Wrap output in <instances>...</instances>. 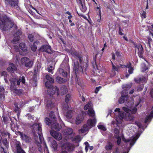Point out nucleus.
<instances>
[{"mask_svg": "<svg viewBox=\"0 0 153 153\" xmlns=\"http://www.w3.org/2000/svg\"><path fill=\"white\" fill-rule=\"evenodd\" d=\"M123 109L127 113V114H126L123 112L120 111L119 108H116L114 110V111L118 114L115 117L117 122L119 124L121 123L123 119L125 118L127 120H133L134 117L130 112L132 114H134L137 111L136 107L131 108L130 107H123Z\"/></svg>", "mask_w": 153, "mask_h": 153, "instance_id": "f257e3e1", "label": "nucleus"}, {"mask_svg": "<svg viewBox=\"0 0 153 153\" xmlns=\"http://www.w3.org/2000/svg\"><path fill=\"white\" fill-rule=\"evenodd\" d=\"M85 110L88 109V114L90 117H93V119L88 120L86 124L84 125L81 129L79 130V132L84 133L95 126L96 121L95 118L94 111L93 109V105L91 102H88L84 107Z\"/></svg>", "mask_w": 153, "mask_h": 153, "instance_id": "f03ea898", "label": "nucleus"}, {"mask_svg": "<svg viewBox=\"0 0 153 153\" xmlns=\"http://www.w3.org/2000/svg\"><path fill=\"white\" fill-rule=\"evenodd\" d=\"M31 128L34 133V138L36 144L38 146L43 143L44 145L46 147L45 142L44 141L42 133L41 125L40 123H35L33 125Z\"/></svg>", "mask_w": 153, "mask_h": 153, "instance_id": "7ed1b4c3", "label": "nucleus"}, {"mask_svg": "<svg viewBox=\"0 0 153 153\" xmlns=\"http://www.w3.org/2000/svg\"><path fill=\"white\" fill-rule=\"evenodd\" d=\"M14 25L13 22L7 16L0 14V29L3 31L9 30Z\"/></svg>", "mask_w": 153, "mask_h": 153, "instance_id": "20e7f679", "label": "nucleus"}, {"mask_svg": "<svg viewBox=\"0 0 153 153\" xmlns=\"http://www.w3.org/2000/svg\"><path fill=\"white\" fill-rule=\"evenodd\" d=\"M63 134L65 137V138L66 141L65 143L67 142V140H71L73 142L77 143L76 145L78 146V143L81 140V137L78 135L73 137L72 136H74V133H73V130L70 128L67 127L63 131Z\"/></svg>", "mask_w": 153, "mask_h": 153, "instance_id": "39448f33", "label": "nucleus"}, {"mask_svg": "<svg viewBox=\"0 0 153 153\" xmlns=\"http://www.w3.org/2000/svg\"><path fill=\"white\" fill-rule=\"evenodd\" d=\"M46 79L47 81L45 83V86L48 88V92L50 95H52L54 94L56 92V95H58V89L56 87L52 86V84L54 82V80L53 78L49 76L48 75L46 76Z\"/></svg>", "mask_w": 153, "mask_h": 153, "instance_id": "423d86ee", "label": "nucleus"}, {"mask_svg": "<svg viewBox=\"0 0 153 153\" xmlns=\"http://www.w3.org/2000/svg\"><path fill=\"white\" fill-rule=\"evenodd\" d=\"M132 86V83H130L128 84H124L123 86V91L121 92V95L119 100V102L120 103H124L127 101L128 99V90Z\"/></svg>", "mask_w": 153, "mask_h": 153, "instance_id": "0eeeda50", "label": "nucleus"}, {"mask_svg": "<svg viewBox=\"0 0 153 153\" xmlns=\"http://www.w3.org/2000/svg\"><path fill=\"white\" fill-rule=\"evenodd\" d=\"M62 151L60 153H68L67 150L71 152L74 148V146L70 143L66 142L65 143H61Z\"/></svg>", "mask_w": 153, "mask_h": 153, "instance_id": "6e6552de", "label": "nucleus"}, {"mask_svg": "<svg viewBox=\"0 0 153 153\" xmlns=\"http://www.w3.org/2000/svg\"><path fill=\"white\" fill-rule=\"evenodd\" d=\"M12 76L13 77L12 80H10V83L11 84V88H12V86H15L16 83L17 84L19 85H20V82H22L23 83H24L25 82V77L22 76L21 78L19 79V80H18V76L16 75V76H15L13 75V74H11Z\"/></svg>", "mask_w": 153, "mask_h": 153, "instance_id": "1a4fd4ad", "label": "nucleus"}, {"mask_svg": "<svg viewBox=\"0 0 153 153\" xmlns=\"http://www.w3.org/2000/svg\"><path fill=\"white\" fill-rule=\"evenodd\" d=\"M133 46L135 48V52H137L140 58H143V54L144 51L143 47L140 44H137L134 42H132Z\"/></svg>", "mask_w": 153, "mask_h": 153, "instance_id": "9d476101", "label": "nucleus"}, {"mask_svg": "<svg viewBox=\"0 0 153 153\" xmlns=\"http://www.w3.org/2000/svg\"><path fill=\"white\" fill-rule=\"evenodd\" d=\"M140 136V135L138 133L135 136H133L128 140H126L123 136H122V139L125 142H130V146H132L135 143L136 141L139 138Z\"/></svg>", "mask_w": 153, "mask_h": 153, "instance_id": "9b49d317", "label": "nucleus"}, {"mask_svg": "<svg viewBox=\"0 0 153 153\" xmlns=\"http://www.w3.org/2000/svg\"><path fill=\"white\" fill-rule=\"evenodd\" d=\"M21 139L24 142L26 143H29L30 141V138L27 135L22 132H19Z\"/></svg>", "mask_w": 153, "mask_h": 153, "instance_id": "f8f14e48", "label": "nucleus"}, {"mask_svg": "<svg viewBox=\"0 0 153 153\" xmlns=\"http://www.w3.org/2000/svg\"><path fill=\"white\" fill-rule=\"evenodd\" d=\"M50 133L51 135L57 140H59L62 139L61 134L55 131H51Z\"/></svg>", "mask_w": 153, "mask_h": 153, "instance_id": "ddd939ff", "label": "nucleus"}, {"mask_svg": "<svg viewBox=\"0 0 153 153\" xmlns=\"http://www.w3.org/2000/svg\"><path fill=\"white\" fill-rule=\"evenodd\" d=\"M39 51H45L48 53H51V47L49 45H45L41 47Z\"/></svg>", "mask_w": 153, "mask_h": 153, "instance_id": "4468645a", "label": "nucleus"}, {"mask_svg": "<svg viewBox=\"0 0 153 153\" xmlns=\"http://www.w3.org/2000/svg\"><path fill=\"white\" fill-rule=\"evenodd\" d=\"M74 70L75 73L76 75V74L78 73H82L83 72V69L81 66H79L78 62H74Z\"/></svg>", "mask_w": 153, "mask_h": 153, "instance_id": "2eb2a0df", "label": "nucleus"}, {"mask_svg": "<svg viewBox=\"0 0 153 153\" xmlns=\"http://www.w3.org/2000/svg\"><path fill=\"white\" fill-rule=\"evenodd\" d=\"M63 108L65 110H68L66 115V117L68 119L71 118L72 113V111L71 110V107L68 106V105H66L65 106L63 107Z\"/></svg>", "mask_w": 153, "mask_h": 153, "instance_id": "dca6fc26", "label": "nucleus"}, {"mask_svg": "<svg viewBox=\"0 0 153 153\" xmlns=\"http://www.w3.org/2000/svg\"><path fill=\"white\" fill-rule=\"evenodd\" d=\"M9 65L10 66L7 68L8 71H10L11 72L13 71V72L17 73V72L16 70L17 68L15 65L13 63H10Z\"/></svg>", "mask_w": 153, "mask_h": 153, "instance_id": "f3484780", "label": "nucleus"}, {"mask_svg": "<svg viewBox=\"0 0 153 153\" xmlns=\"http://www.w3.org/2000/svg\"><path fill=\"white\" fill-rule=\"evenodd\" d=\"M18 2V0H10V1L6 0L5 1L6 4H9L11 6L13 7L17 6Z\"/></svg>", "mask_w": 153, "mask_h": 153, "instance_id": "a211bd4d", "label": "nucleus"}, {"mask_svg": "<svg viewBox=\"0 0 153 153\" xmlns=\"http://www.w3.org/2000/svg\"><path fill=\"white\" fill-rule=\"evenodd\" d=\"M51 127L53 130L52 131H54V130H56V131H59L61 128V127L56 123L52 124Z\"/></svg>", "mask_w": 153, "mask_h": 153, "instance_id": "6ab92c4d", "label": "nucleus"}, {"mask_svg": "<svg viewBox=\"0 0 153 153\" xmlns=\"http://www.w3.org/2000/svg\"><path fill=\"white\" fill-rule=\"evenodd\" d=\"M71 55L74 57H76V59H78L80 62H81L82 60V57L81 56H80L79 54L76 51H72L71 52Z\"/></svg>", "mask_w": 153, "mask_h": 153, "instance_id": "aec40b11", "label": "nucleus"}, {"mask_svg": "<svg viewBox=\"0 0 153 153\" xmlns=\"http://www.w3.org/2000/svg\"><path fill=\"white\" fill-rule=\"evenodd\" d=\"M21 34V33L20 32H18V33H16L14 35V37L12 41V42L13 43L15 44L16 42H18L20 39L19 36Z\"/></svg>", "mask_w": 153, "mask_h": 153, "instance_id": "412c9836", "label": "nucleus"}, {"mask_svg": "<svg viewBox=\"0 0 153 153\" xmlns=\"http://www.w3.org/2000/svg\"><path fill=\"white\" fill-rule=\"evenodd\" d=\"M147 78L144 76H142L139 79H135V81L137 83L142 82L146 83L147 81Z\"/></svg>", "mask_w": 153, "mask_h": 153, "instance_id": "4be33fe9", "label": "nucleus"}, {"mask_svg": "<svg viewBox=\"0 0 153 153\" xmlns=\"http://www.w3.org/2000/svg\"><path fill=\"white\" fill-rule=\"evenodd\" d=\"M19 47L20 49L24 52V54H22L23 55L27 53V48L25 46V43H22L20 44Z\"/></svg>", "mask_w": 153, "mask_h": 153, "instance_id": "5701e85b", "label": "nucleus"}, {"mask_svg": "<svg viewBox=\"0 0 153 153\" xmlns=\"http://www.w3.org/2000/svg\"><path fill=\"white\" fill-rule=\"evenodd\" d=\"M58 94H59L62 95L64 94H66L67 91V88L66 86H63L59 90H58Z\"/></svg>", "mask_w": 153, "mask_h": 153, "instance_id": "b1692460", "label": "nucleus"}, {"mask_svg": "<svg viewBox=\"0 0 153 153\" xmlns=\"http://www.w3.org/2000/svg\"><path fill=\"white\" fill-rule=\"evenodd\" d=\"M58 146L55 140H53L52 141L51 146L54 151H56L57 150Z\"/></svg>", "mask_w": 153, "mask_h": 153, "instance_id": "393cba45", "label": "nucleus"}, {"mask_svg": "<svg viewBox=\"0 0 153 153\" xmlns=\"http://www.w3.org/2000/svg\"><path fill=\"white\" fill-rule=\"evenodd\" d=\"M14 86H12V88L11 87V88L12 90L13 91V92L18 95H19L21 94L22 93L21 90L17 89L16 88L13 89V88Z\"/></svg>", "mask_w": 153, "mask_h": 153, "instance_id": "a878e982", "label": "nucleus"}, {"mask_svg": "<svg viewBox=\"0 0 153 153\" xmlns=\"http://www.w3.org/2000/svg\"><path fill=\"white\" fill-rule=\"evenodd\" d=\"M27 102H26L24 103L23 102H20V103L17 105V106L16 108L15 109V111H18L19 112V107L20 108L22 107L23 106V105L25 104H26Z\"/></svg>", "mask_w": 153, "mask_h": 153, "instance_id": "bb28decb", "label": "nucleus"}, {"mask_svg": "<svg viewBox=\"0 0 153 153\" xmlns=\"http://www.w3.org/2000/svg\"><path fill=\"white\" fill-rule=\"evenodd\" d=\"M83 120V117L82 116L80 115V116L77 117L75 121L76 123L77 124H80Z\"/></svg>", "mask_w": 153, "mask_h": 153, "instance_id": "cd10ccee", "label": "nucleus"}, {"mask_svg": "<svg viewBox=\"0 0 153 153\" xmlns=\"http://www.w3.org/2000/svg\"><path fill=\"white\" fill-rule=\"evenodd\" d=\"M131 64L130 63L129 64L127 65L126 66V68L129 69L128 72L130 74H132L133 73V71L134 70L133 68L131 67Z\"/></svg>", "mask_w": 153, "mask_h": 153, "instance_id": "c85d7f7f", "label": "nucleus"}, {"mask_svg": "<svg viewBox=\"0 0 153 153\" xmlns=\"http://www.w3.org/2000/svg\"><path fill=\"white\" fill-rule=\"evenodd\" d=\"M39 42L36 41L34 42L33 44L31 46V50L33 51H35L37 49V47L36 45H37Z\"/></svg>", "mask_w": 153, "mask_h": 153, "instance_id": "c756f323", "label": "nucleus"}, {"mask_svg": "<svg viewBox=\"0 0 153 153\" xmlns=\"http://www.w3.org/2000/svg\"><path fill=\"white\" fill-rule=\"evenodd\" d=\"M17 153H25V152L21 148L19 144L16 145Z\"/></svg>", "mask_w": 153, "mask_h": 153, "instance_id": "7c9ffc66", "label": "nucleus"}, {"mask_svg": "<svg viewBox=\"0 0 153 153\" xmlns=\"http://www.w3.org/2000/svg\"><path fill=\"white\" fill-rule=\"evenodd\" d=\"M113 145L112 143L109 142L105 146V149L107 150H111L112 149Z\"/></svg>", "mask_w": 153, "mask_h": 153, "instance_id": "2f4dec72", "label": "nucleus"}, {"mask_svg": "<svg viewBox=\"0 0 153 153\" xmlns=\"http://www.w3.org/2000/svg\"><path fill=\"white\" fill-rule=\"evenodd\" d=\"M33 64V62L32 61H30L28 59V61L25 63V66L27 67L31 68Z\"/></svg>", "mask_w": 153, "mask_h": 153, "instance_id": "473e14b6", "label": "nucleus"}, {"mask_svg": "<svg viewBox=\"0 0 153 153\" xmlns=\"http://www.w3.org/2000/svg\"><path fill=\"white\" fill-rule=\"evenodd\" d=\"M57 82L59 83H63L65 82V79H63L62 78L58 76L56 78Z\"/></svg>", "mask_w": 153, "mask_h": 153, "instance_id": "72a5a7b5", "label": "nucleus"}, {"mask_svg": "<svg viewBox=\"0 0 153 153\" xmlns=\"http://www.w3.org/2000/svg\"><path fill=\"white\" fill-rule=\"evenodd\" d=\"M1 75L2 76H4V79L5 82L7 83L8 82V81L7 79L8 74H7V72L5 71H3L1 73Z\"/></svg>", "mask_w": 153, "mask_h": 153, "instance_id": "f704fd0d", "label": "nucleus"}, {"mask_svg": "<svg viewBox=\"0 0 153 153\" xmlns=\"http://www.w3.org/2000/svg\"><path fill=\"white\" fill-rule=\"evenodd\" d=\"M2 143L5 146V148H4L5 149H7L8 148V147L9 146H8V142L7 141V140L6 139H4V140H3ZM5 151H6V152H7V151L6 150H5Z\"/></svg>", "mask_w": 153, "mask_h": 153, "instance_id": "c9c22d12", "label": "nucleus"}, {"mask_svg": "<svg viewBox=\"0 0 153 153\" xmlns=\"http://www.w3.org/2000/svg\"><path fill=\"white\" fill-rule=\"evenodd\" d=\"M53 104L52 103V102L49 100L46 103V107L48 108H50L53 106Z\"/></svg>", "mask_w": 153, "mask_h": 153, "instance_id": "e433bc0d", "label": "nucleus"}, {"mask_svg": "<svg viewBox=\"0 0 153 153\" xmlns=\"http://www.w3.org/2000/svg\"><path fill=\"white\" fill-rule=\"evenodd\" d=\"M98 127L99 129L104 131H106V128L105 126L100 123L98 125Z\"/></svg>", "mask_w": 153, "mask_h": 153, "instance_id": "4c0bfd02", "label": "nucleus"}, {"mask_svg": "<svg viewBox=\"0 0 153 153\" xmlns=\"http://www.w3.org/2000/svg\"><path fill=\"white\" fill-rule=\"evenodd\" d=\"M28 61V59L26 57L22 58L21 60V62L22 64H25Z\"/></svg>", "mask_w": 153, "mask_h": 153, "instance_id": "58836bf2", "label": "nucleus"}, {"mask_svg": "<svg viewBox=\"0 0 153 153\" xmlns=\"http://www.w3.org/2000/svg\"><path fill=\"white\" fill-rule=\"evenodd\" d=\"M2 135L4 137H7L8 139L10 137V134L7 132H4L2 133Z\"/></svg>", "mask_w": 153, "mask_h": 153, "instance_id": "ea45409f", "label": "nucleus"}, {"mask_svg": "<svg viewBox=\"0 0 153 153\" xmlns=\"http://www.w3.org/2000/svg\"><path fill=\"white\" fill-rule=\"evenodd\" d=\"M65 101L66 102L71 101V96L69 94H67L65 97Z\"/></svg>", "mask_w": 153, "mask_h": 153, "instance_id": "a19ab883", "label": "nucleus"}, {"mask_svg": "<svg viewBox=\"0 0 153 153\" xmlns=\"http://www.w3.org/2000/svg\"><path fill=\"white\" fill-rule=\"evenodd\" d=\"M148 67L146 66V65L144 64H142V65L141 71L142 72H144L148 70Z\"/></svg>", "mask_w": 153, "mask_h": 153, "instance_id": "79ce46f5", "label": "nucleus"}, {"mask_svg": "<svg viewBox=\"0 0 153 153\" xmlns=\"http://www.w3.org/2000/svg\"><path fill=\"white\" fill-rule=\"evenodd\" d=\"M45 122L48 125H50L52 123L51 120L48 117H46L45 118Z\"/></svg>", "mask_w": 153, "mask_h": 153, "instance_id": "37998d69", "label": "nucleus"}, {"mask_svg": "<svg viewBox=\"0 0 153 153\" xmlns=\"http://www.w3.org/2000/svg\"><path fill=\"white\" fill-rule=\"evenodd\" d=\"M28 38L29 40L31 42H32L34 40V36L32 34H30L28 35Z\"/></svg>", "mask_w": 153, "mask_h": 153, "instance_id": "c03bdc74", "label": "nucleus"}, {"mask_svg": "<svg viewBox=\"0 0 153 153\" xmlns=\"http://www.w3.org/2000/svg\"><path fill=\"white\" fill-rule=\"evenodd\" d=\"M54 68L52 66H50V67L48 68H47V70L50 73H51L52 74H53V70H54Z\"/></svg>", "mask_w": 153, "mask_h": 153, "instance_id": "a18cd8bd", "label": "nucleus"}, {"mask_svg": "<svg viewBox=\"0 0 153 153\" xmlns=\"http://www.w3.org/2000/svg\"><path fill=\"white\" fill-rule=\"evenodd\" d=\"M114 131L115 134L114 135L115 137L118 136H119V131L117 129H115Z\"/></svg>", "mask_w": 153, "mask_h": 153, "instance_id": "49530a36", "label": "nucleus"}, {"mask_svg": "<svg viewBox=\"0 0 153 153\" xmlns=\"http://www.w3.org/2000/svg\"><path fill=\"white\" fill-rule=\"evenodd\" d=\"M0 150L1 152H4V153H7L5 151V149H4L3 147L1 145V142L0 141Z\"/></svg>", "mask_w": 153, "mask_h": 153, "instance_id": "de8ad7c7", "label": "nucleus"}, {"mask_svg": "<svg viewBox=\"0 0 153 153\" xmlns=\"http://www.w3.org/2000/svg\"><path fill=\"white\" fill-rule=\"evenodd\" d=\"M111 63H112V65L113 69L114 70V72H113V70L112 71V72L113 73V72H114V71H117V70L119 69L118 67L115 66V65H114V64L113 63V62H111Z\"/></svg>", "mask_w": 153, "mask_h": 153, "instance_id": "09e8293b", "label": "nucleus"}, {"mask_svg": "<svg viewBox=\"0 0 153 153\" xmlns=\"http://www.w3.org/2000/svg\"><path fill=\"white\" fill-rule=\"evenodd\" d=\"M117 139V143L118 145H119L120 144L121 141V139L120 137L118 136L115 137Z\"/></svg>", "mask_w": 153, "mask_h": 153, "instance_id": "8fccbe9b", "label": "nucleus"}, {"mask_svg": "<svg viewBox=\"0 0 153 153\" xmlns=\"http://www.w3.org/2000/svg\"><path fill=\"white\" fill-rule=\"evenodd\" d=\"M50 117L51 118L53 119H55V117L53 114V112L52 111L49 114Z\"/></svg>", "mask_w": 153, "mask_h": 153, "instance_id": "3c124183", "label": "nucleus"}, {"mask_svg": "<svg viewBox=\"0 0 153 153\" xmlns=\"http://www.w3.org/2000/svg\"><path fill=\"white\" fill-rule=\"evenodd\" d=\"M0 98L2 100H4L5 96L4 93H1L0 94Z\"/></svg>", "mask_w": 153, "mask_h": 153, "instance_id": "603ef678", "label": "nucleus"}, {"mask_svg": "<svg viewBox=\"0 0 153 153\" xmlns=\"http://www.w3.org/2000/svg\"><path fill=\"white\" fill-rule=\"evenodd\" d=\"M148 4L149 3L148 0H146L144 2V6H146V9H147L148 8Z\"/></svg>", "mask_w": 153, "mask_h": 153, "instance_id": "864d4df0", "label": "nucleus"}, {"mask_svg": "<svg viewBox=\"0 0 153 153\" xmlns=\"http://www.w3.org/2000/svg\"><path fill=\"white\" fill-rule=\"evenodd\" d=\"M146 12L143 11L141 14V16L142 18H145L146 17Z\"/></svg>", "mask_w": 153, "mask_h": 153, "instance_id": "5fc2aeb1", "label": "nucleus"}, {"mask_svg": "<svg viewBox=\"0 0 153 153\" xmlns=\"http://www.w3.org/2000/svg\"><path fill=\"white\" fill-rule=\"evenodd\" d=\"M152 40L151 38L150 37L148 38V46H149V47H151V43L152 42Z\"/></svg>", "mask_w": 153, "mask_h": 153, "instance_id": "6e6d98bb", "label": "nucleus"}, {"mask_svg": "<svg viewBox=\"0 0 153 153\" xmlns=\"http://www.w3.org/2000/svg\"><path fill=\"white\" fill-rule=\"evenodd\" d=\"M60 72H62V75L64 76H67L68 74L66 72H63L62 70L61 69L60 70Z\"/></svg>", "mask_w": 153, "mask_h": 153, "instance_id": "4d7b16f0", "label": "nucleus"}, {"mask_svg": "<svg viewBox=\"0 0 153 153\" xmlns=\"http://www.w3.org/2000/svg\"><path fill=\"white\" fill-rule=\"evenodd\" d=\"M27 117L28 119L30 120H31V119L33 120L34 117L30 114H27Z\"/></svg>", "mask_w": 153, "mask_h": 153, "instance_id": "13d9d810", "label": "nucleus"}, {"mask_svg": "<svg viewBox=\"0 0 153 153\" xmlns=\"http://www.w3.org/2000/svg\"><path fill=\"white\" fill-rule=\"evenodd\" d=\"M3 120L4 122L5 123H6L8 120V119L7 117H5L3 116Z\"/></svg>", "mask_w": 153, "mask_h": 153, "instance_id": "bf43d9fd", "label": "nucleus"}, {"mask_svg": "<svg viewBox=\"0 0 153 153\" xmlns=\"http://www.w3.org/2000/svg\"><path fill=\"white\" fill-rule=\"evenodd\" d=\"M137 126L139 127V128H141L142 127L143 128V127L142 126V125L139 122H136V123Z\"/></svg>", "mask_w": 153, "mask_h": 153, "instance_id": "052dcab7", "label": "nucleus"}, {"mask_svg": "<svg viewBox=\"0 0 153 153\" xmlns=\"http://www.w3.org/2000/svg\"><path fill=\"white\" fill-rule=\"evenodd\" d=\"M82 8H83V10H82V11L83 12H84L85 11V10H86V8L85 7H84L83 6V5L82 4V3H80Z\"/></svg>", "mask_w": 153, "mask_h": 153, "instance_id": "680f3d73", "label": "nucleus"}, {"mask_svg": "<svg viewBox=\"0 0 153 153\" xmlns=\"http://www.w3.org/2000/svg\"><path fill=\"white\" fill-rule=\"evenodd\" d=\"M100 88L101 87H97L95 90V93H97Z\"/></svg>", "mask_w": 153, "mask_h": 153, "instance_id": "e2e57ef3", "label": "nucleus"}, {"mask_svg": "<svg viewBox=\"0 0 153 153\" xmlns=\"http://www.w3.org/2000/svg\"><path fill=\"white\" fill-rule=\"evenodd\" d=\"M116 55L118 56H120L121 55V52L119 51H117Z\"/></svg>", "mask_w": 153, "mask_h": 153, "instance_id": "0e129e2a", "label": "nucleus"}, {"mask_svg": "<svg viewBox=\"0 0 153 153\" xmlns=\"http://www.w3.org/2000/svg\"><path fill=\"white\" fill-rule=\"evenodd\" d=\"M99 13H100V19H97V22H100V20H101V17H100V15H101V14H100V10H99Z\"/></svg>", "mask_w": 153, "mask_h": 153, "instance_id": "69168bd1", "label": "nucleus"}, {"mask_svg": "<svg viewBox=\"0 0 153 153\" xmlns=\"http://www.w3.org/2000/svg\"><path fill=\"white\" fill-rule=\"evenodd\" d=\"M119 34L120 35H123V33H122V32H121V29H120V28H119Z\"/></svg>", "mask_w": 153, "mask_h": 153, "instance_id": "338daca9", "label": "nucleus"}, {"mask_svg": "<svg viewBox=\"0 0 153 153\" xmlns=\"http://www.w3.org/2000/svg\"><path fill=\"white\" fill-rule=\"evenodd\" d=\"M143 89V87H140L139 88L137 89V90L138 91H141Z\"/></svg>", "mask_w": 153, "mask_h": 153, "instance_id": "774afa93", "label": "nucleus"}]
</instances>
